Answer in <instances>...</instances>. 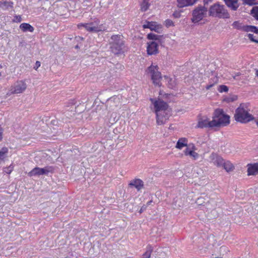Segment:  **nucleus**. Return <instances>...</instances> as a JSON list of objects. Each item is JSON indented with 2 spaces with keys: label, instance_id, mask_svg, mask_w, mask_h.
<instances>
[{
  "label": "nucleus",
  "instance_id": "nucleus-7",
  "mask_svg": "<svg viewBox=\"0 0 258 258\" xmlns=\"http://www.w3.org/2000/svg\"><path fill=\"white\" fill-rule=\"evenodd\" d=\"M54 170L55 168L52 166H47L44 168L36 167L28 173V175L29 177L39 176L43 175H48L49 173H53Z\"/></svg>",
  "mask_w": 258,
  "mask_h": 258
},
{
  "label": "nucleus",
  "instance_id": "nucleus-50",
  "mask_svg": "<svg viewBox=\"0 0 258 258\" xmlns=\"http://www.w3.org/2000/svg\"><path fill=\"white\" fill-rule=\"evenodd\" d=\"M201 200H202L201 198H198L196 202L198 204H199L200 205H201V204H202V203H201Z\"/></svg>",
  "mask_w": 258,
  "mask_h": 258
},
{
  "label": "nucleus",
  "instance_id": "nucleus-6",
  "mask_svg": "<svg viewBox=\"0 0 258 258\" xmlns=\"http://www.w3.org/2000/svg\"><path fill=\"white\" fill-rule=\"evenodd\" d=\"M150 100L154 105L156 118H157L158 120H160V118L162 117L161 115L160 114V112L163 111H167L169 107L168 104H167V102L164 101L163 100L160 99L155 100L154 98H151L150 99ZM159 121L161 123L162 122V121Z\"/></svg>",
  "mask_w": 258,
  "mask_h": 258
},
{
  "label": "nucleus",
  "instance_id": "nucleus-28",
  "mask_svg": "<svg viewBox=\"0 0 258 258\" xmlns=\"http://www.w3.org/2000/svg\"><path fill=\"white\" fill-rule=\"evenodd\" d=\"M153 251V248L151 245H148L146 248V252L143 254L141 258H150L151 254Z\"/></svg>",
  "mask_w": 258,
  "mask_h": 258
},
{
  "label": "nucleus",
  "instance_id": "nucleus-34",
  "mask_svg": "<svg viewBox=\"0 0 258 258\" xmlns=\"http://www.w3.org/2000/svg\"><path fill=\"white\" fill-rule=\"evenodd\" d=\"M77 27L79 29H81L82 27L85 28V29L90 32L89 28H90L89 23H79L77 25Z\"/></svg>",
  "mask_w": 258,
  "mask_h": 258
},
{
  "label": "nucleus",
  "instance_id": "nucleus-36",
  "mask_svg": "<svg viewBox=\"0 0 258 258\" xmlns=\"http://www.w3.org/2000/svg\"><path fill=\"white\" fill-rule=\"evenodd\" d=\"M237 99V96L236 95H233L232 96L226 98L225 100L227 102H232L236 101Z\"/></svg>",
  "mask_w": 258,
  "mask_h": 258
},
{
  "label": "nucleus",
  "instance_id": "nucleus-26",
  "mask_svg": "<svg viewBox=\"0 0 258 258\" xmlns=\"http://www.w3.org/2000/svg\"><path fill=\"white\" fill-rule=\"evenodd\" d=\"M184 153L186 156L189 155L190 157H193L194 159H197L199 157V154L192 151V150H190L189 148L187 147L184 151Z\"/></svg>",
  "mask_w": 258,
  "mask_h": 258
},
{
  "label": "nucleus",
  "instance_id": "nucleus-20",
  "mask_svg": "<svg viewBox=\"0 0 258 258\" xmlns=\"http://www.w3.org/2000/svg\"><path fill=\"white\" fill-rule=\"evenodd\" d=\"M164 78L167 80L168 87L171 89H175L177 85L175 78H169L167 76H164Z\"/></svg>",
  "mask_w": 258,
  "mask_h": 258
},
{
  "label": "nucleus",
  "instance_id": "nucleus-23",
  "mask_svg": "<svg viewBox=\"0 0 258 258\" xmlns=\"http://www.w3.org/2000/svg\"><path fill=\"white\" fill-rule=\"evenodd\" d=\"M232 26L233 28L242 31L243 32H246L247 29V25H243L242 23H240L238 21H234L232 24Z\"/></svg>",
  "mask_w": 258,
  "mask_h": 258
},
{
  "label": "nucleus",
  "instance_id": "nucleus-63",
  "mask_svg": "<svg viewBox=\"0 0 258 258\" xmlns=\"http://www.w3.org/2000/svg\"><path fill=\"white\" fill-rule=\"evenodd\" d=\"M2 76V73H1V72H0V76Z\"/></svg>",
  "mask_w": 258,
  "mask_h": 258
},
{
  "label": "nucleus",
  "instance_id": "nucleus-29",
  "mask_svg": "<svg viewBox=\"0 0 258 258\" xmlns=\"http://www.w3.org/2000/svg\"><path fill=\"white\" fill-rule=\"evenodd\" d=\"M149 1L140 2L141 5V10L142 12H146L149 9L150 4L149 3Z\"/></svg>",
  "mask_w": 258,
  "mask_h": 258
},
{
  "label": "nucleus",
  "instance_id": "nucleus-12",
  "mask_svg": "<svg viewBox=\"0 0 258 258\" xmlns=\"http://www.w3.org/2000/svg\"><path fill=\"white\" fill-rule=\"evenodd\" d=\"M209 159L211 162L218 167H221L224 161V160L221 156L215 153H212L210 155Z\"/></svg>",
  "mask_w": 258,
  "mask_h": 258
},
{
  "label": "nucleus",
  "instance_id": "nucleus-16",
  "mask_svg": "<svg viewBox=\"0 0 258 258\" xmlns=\"http://www.w3.org/2000/svg\"><path fill=\"white\" fill-rule=\"evenodd\" d=\"M225 5L231 10L237 11L240 4L238 3V0H223Z\"/></svg>",
  "mask_w": 258,
  "mask_h": 258
},
{
  "label": "nucleus",
  "instance_id": "nucleus-51",
  "mask_svg": "<svg viewBox=\"0 0 258 258\" xmlns=\"http://www.w3.org/2000/svg\"><path fill=\"white\" fill-rule=\"evenodd\" d=\"M152 202H153V200H151L150 201H149V202H147V203L146 205H147V207H148L149 205H151Z\"/></svg>",
  "mask_w": 258,
  "mask_h": 258
},
{
  "label": "nucleus",
  "instance_id": "nucleus-11",
  "mask_svg": "<svg viewBox=\"0 0 258 258\" xmlns=\"http://www.w3.org/2000/svg\"><path fill=\"white\" fill-rule=\"evenodd\" d=\"M159 45L154 41L147 43V52L149 55H155L159 53Z\"/></svg>",
  "mask_w": 258,
  "mask_h": 258
},
{
  "label": "nucleus",
  "instance_id": "nucleus-1",
  "mask_svg": "<svg viewBox=\"0 0 258 258\" xmlns=\"http://www.w3.org/2000/svg\"><path fill=\"white\" fill-rule=\"evenodd\" d=\"M109 44L111 52L114 55L122 54L127 51V47L122 35H112L109 40Z\"/></svg>",
  "mask_w": 258,
  "mask_h": 258
},
{
  "label": "nucleus",
  "instance_id": "nucleus-2",
  "mask_svg": "<svg viewBox=\"0 0 258 258\" xmlns=\"http://www.w3.org/2000/svg\"><path fill=\"white\" fill-rule=\"evenodd\" d=\"M208 9L209 17L223 19L230 18V15L226 7L218 2L211 5Z\"/></svg>",
  "mask_w": 258,
  "mask_h": 258
},
{
  "label": "nucleus",
  "instance_id": "nucleus-54",
  "mask_svg": "<svg viewBox=\"0 0 258 258\" xmlns=\"http://www.w3.org/2000/svg\"><path fill=\"white\" fill-rule=\"evenodd\" d=\"M2 139H3V135H0V141H1L2 140Z\"/></svg>",
  "mask_w": 258,
  "mask_h": 258
},
{
  "label": "nucleus",
  "instance_id": "nucleus-5",
  "mask_svg": "<svg viewBox=\"0 0 258 258\" xmlns=\"http://www.w3.org/2000/svg\"><path fill=\"white\" fill-rule=\"evenodd\" d=\"M208 5L203 6L199 5L196 7L192 11V18L191 21L194 24L198 23L204 18L207 17V12L208 13Z\"/></svg>",
  "mask_w": 258,
  "mask_h": 258
},
{
  "label": "nucleus",
  "instance_id": "nucleus-24",
  "mask_svg": "<svg viewBox=\"0 0 258 258\" xmlns=\"http://www.w3.org/2000/svg\"><path fill=\"white\" fill-rule=\"evenodd\" d=\"M166 111H163L160 112V114L161 115V118H160V121H162V123H161L159 120H158L157 118H156L157 123L158 125H161L165 123L167 119H168L169 116V114L167 112H165Z\"/></svg>",
  "mask_w": 258,
  "mask_h": 258
},
{
  "label": "nucleus",
  "instance_id": "nucleus-37",
  "mask_svg": "<svg viewBox=\"0 0 258 258\" xmlns=\"http://www.w3.org/2000/svg\"><path fill=\"white\" fill-rule=\"evenodd\" d=\"M165 25L167 28H169L171 26H174V24L171 20L167 19L165 21Z\"/></svg>",
  "mask_w": 258,
  "mask_h": 258
},
{
  "label": "nucleus",
  "instance_id": "nucleus-46",
  "mask_svg": "<svg viewBox=\"0 0 258 258\" xmlns=\"http://www.w3.org/2000/svg\"><path fill=\"white\" fill-rule=\"evenodd\" d=\"M214 85V83H213V84H211H211H210L206 86V89H207V90H209V89H210L211 88H212Z\"/></svg>",
  "mask_w": 258,
  "mask_h": 258
},
{
  "label": "nucleus",
  "instance_id": "nucleus-13",
  "mask_svg": "<svg viewBox=\"0 0 258 258\" xmlns=\"http://www.w3.org/2000/svg\"><path fill=\"white\" fill-rule=\"evenodd\" d=\"M213 124L212 120L209 121L208 118L205 117V118H200L199 119L198 124L196 127L200 128H203L204 127L212 128L214 127V126H212Z\"/></svg>",
  "mask_w": 258,
  "mask_h": 258
},
{
  "label": "nucleus",
  "instance_id": "nucleus-19",
  "mask_svg": "<svg viewBox=\"0 0 258 258\" xmlns=\"http://www.w3.org/2000/svg\"><path fill=\"white\" fill-rule=\"evenodd\" d=\"M187 146V139L185 138H181L177 141L175 147L178 149H181L184 147Z\"/></svg>",
  "mask_w": 258,
  "mask_h": 258
},
{
  "label": "nucleus",
  "instance_id": "nucleus-57",
  "mask_svg": "<svg viewBox=\"0 0 258 258\" xmlns=\"http://www.w3.org/2000/svg\"><path fill=\"white\" fill-rule=\"evenodd\" d=\"M159 94L161 95L162 94H163V93H161V91H160V93H159Z\"/></svg>",
  "mask_w": 258,
  "mask_h": 258
},
{
  "label": "nucleus",
  "instance_id": "nucleus-42",
  "mask_svg": "<svg viewBox=\"0 0 258 258\" xmlns=\"http://www.w3.org/2000/svg\"><path fill=\"white\" fill-rule=\"evenodd\" d=\"M68 104L69 105H76L77 104V101L76 99H71L69 100Z\"/></svg>",
  "mask_w": 258,
  "mask_h": 258
},
{
  "label": "nucleus",
  "instance_id": "nucleus-35",
  "mask_svg": "<svg viewBox=\"0 0 258 258\" xmlns=\"http://www.w3.org/2000/svg\"><path fill=\"white\" fill-rule=\"evenodd\" d=\"M229 88L228 87L224 85H221L219 86L218 90L220 93L222 92H227L228 91Z\"/></svg>",
  "mask_w": 258,
  "mask_h": 258
},
{
  "label": "nucleus",
  "instance_id": "nucleus-8",
  "mask_svg": "<svg viewBox=\"0 0 258 258\" xmlns=\"http://www.w3.org/2000/svg\"><path fill=\"white\" fill-rule=\"evenodd\" d=\"M159 68L157 66L151 65L147 68V71L150 73L151 79L154 85L159 86H161V80L162 79L161 74L158 71Z\"/></svg>",
  "mask_w": 258,
  "mask_h": 258
},
{
  "label": "nucleus",
  "instance_id": "nucleus-48",
  "mask_svg": "<svg viewBox=\"0 0 258 258\" xmlns=\"http://www.w3.org/2000/svg\"><path fill=\"white\" fill-rule=\"evenodd\" d=\"M115 99V98L114 97H110V98H109L108 100H107V101L109 102V101H114V100Z\"/></svg>",
  "mask_w": 258,
  "mask_h": 258
},
{
  "label": "nucleus",
  "instance_id": "nucleus-25",
  "mask_svg": "<svg viewBox=\"0 0 258 258\" xmlns=\"http://www.w3.org/2000/svg\"><path fill=\"white\" fill-rule=\"evenodd\" d=\"M221 167H223V168L228 172L232 171L234 168V166L229 161H224V163L222 164Z\"/></svg>",
  "mask_w": 258,
  "mask_h": 258
},
{
  "label": "nucleus",
  "instance_id": "nucleus-30",
  "mask_svg": "<svg viewBox=\"0 0 258 258\" xmlns=\"http://www.w3.org/2000/svg\"><path fill=\"white\" fill-rule=\"evenodd\" d=\"M8 153V149L7 147H3L0 150V161L4 160L6 157Z\"/></svg>",
  "mask_w": 258,
  "mask_h": 258
},
{
  "label": "nucleus",
  "instance_id": "nucleus-59",
  "mask_svg": "<svg viewBox=\"0 0 258 258\" xmlns=\"http://www.w3.org/2000/svg\"><path fill=\"white\" fill-rule=\"evenodd\" d=\"M256 125H257L258 126V120L257 121H256Z\"/></svg>",
  "mask_w": 258,
  "mask_h": 258
},
{
  "label": "nucleus",
  "instance_id": "nucleus-47",
  "mask_svg": "<svg viewBox=\"0 0 258 258\" xmlns=\"http://www.w3.org/2000/svg\"><path fill=\"white\" fill-rule=\"evenodd\" d=\"M191 2V5L193 6L197 3L199 0H190Z\"/></svg>",
  "mask_w": 258,
  "mask_h": 258
},
{
  "label": "nucleus",
  "instance_id": "nucleus-10",
  "mask_svg": "<svg viewBox=\"0 0 258 258\" xmlns=\"http://www.w3.org/2000/svg\"><path fill=\"white\" fill-rule=\"evenodd\" d=\"M27 88V85L23 80L17 81L12 87L11 91L13 93L19 94L24 92Z\"/></svg>",
  "mask_w": 258,
  "mask_h": 258
},
{
  "label": "nucleus",
  "instance_id": "nucleus-18",
  "mask_svg": "<svg viewBox=\"0 0 258 258\" xmlns=\"http://www.w3.org/2000/svg\"><path fill=\"white\" fill-rule=\"evenodd\" d=\"M14 3L12 1H0V8L3 10H7L13 8Z\"/></svg>",
  "mask_w": 258,
  "mask_h": 258
},
{
  "label": "nucleus",
  "instance_id": "nucleus-14",
  "mask_svg": "<svg viewBox=\"0 0 258 258\" xmlns=\"http://www.w3.org/2000/svg\"><path fill=\"white\" fill-rule=\"evenodd\" d=\"M128 186L131 187H134L138 191H140L144 188V184L142 180L139 178H135L130 182Z\"/></svg>",
  "mask_w": 258,
  "mask_h": 258
},
{
  "label": "nucleus",
  "instance_id": "nucleus-22",
  "mask_svg": "<svg viewBox=\"0 0 258 258\" xmlns=\"http://www.w3.org/2000/svg\"><path fill=\"white\" fill-rule=\"evenodd\" d=\"M177 7L179 8L191 6V2L190 0H176Z\"/></svg>",
  "mask_w": 258,
  "mask_h": 258
},
{
  "label": "nucleus",
  "instance_id": "nucleus-4",
  "mask_svg": "<svg viewBox=\"0 0 258 258\" xmlns=\"http://www.w3.org/2000/svg\"><path fill=\"white\" fill-rule=\"evenodd\" d=\"M235 120L242 123H246L254 119L253 115L246 110L242 104L235 110L234 116Z\"/></svg>",
  "mask_w": 258,
  "mask_h": 258
},
{
  "label": "nucleus",
  "instance_id": "nucleus-61",
  "mask_svg": "<svg viewBox=\"0 0 258 258\" xmlns=\"http://www.w3.org/2000/svg\"><path fill=\"white\" fill-rule=\"evenodd\" d=\"M80 104H81V103H79V104L77 105V107H78Z\"/></svg>",
  "mask_w": 258,
  "mask_h": 258
},
{
  "label": "nucleus",
  "instance_id": "nucleus-44",
  "mask_svg": "<svg viewBox=\"0 0 258 258\" xmlns=\"http://www.w3.org/2000/svg\"><path fill=\"white\" fill-rule=\"evenodd\" d=\"M13 170V167H11V166H9V167L6 168V170H5V171L7 174H10Z\"/></svg>",
  "mask_w": 258,
  "mask_h": 258
},
{
  "label": "nucleus",
  "instance_id": "nucleus-62",
  "mask_svg": "<svg viewBox=\"0 0 258 258\" xmlns=\"http://www.w3.org/2000/svg\"><path fill=\"white\" fill-rule=\"evenodd\" d=\"M216 258H223V257H217Z\"/></svg>",
  "mask_w": 258,
  "mask_h": 258
},
{
  "label": "nucleus",
  "instance_id": "nucleus-15",
  "mask_svg": "<svg viewBox=\"0 0 258 258\" xmlns=\"http://www.w3.org/2000/svg\"><path fill=\"white\" fill-rule=\"evenodd\" d=\"M100 21L97 18H95L94 21L89 23L90 28H89L90 32L97 33L101 31L99 25Z\"/></svg>",
  "mask_w": 258,
  "mask_h": 258
},
{
  "label": "nucleus",
  "instance_id": "nucleus-27",
  "mask_svg": "<svg viewBox=\"0 0 258 258\" xmlns=\"http://www.w3.org/2000/svg\"><path fill=\"white\" fill-rule=\"evenodd\" d=\"M163 37V35H158L153 33H150L148 34L147 36V38L148 39L150 40H157L159 42H160L161 38Z\"/></svg>",
  "mask_w": 258,
  "mask_h": 258
},
{
  "label": "nucleus",
  "instance_id": "nucleus-58",
  "mask_svg": "<svg viewBox=\"0 0 258 258\" xmlns=\"http://www.w3.org/2000/svg\"><path fill=\"white\" fill-rule=\"evenodd\" d=\"M159 94L161 95L162 94H163V93H161V91H160V93H159Z\"/></svg>",
  "mask_w": 258,
  "mask_h": 258
},
{
  "label": "nucleus",
  "instance_id": "nucleus-52",
  "mask_svg": "<svg viewBox=\"0 0 258 258\" xmlns=\"http://www.w3.org/2000/svg\"><path fill=\"white\" fill-rule=\"evenodd\" d=\"M255 77L258 78V69H255Z\"/></svg>",
  "mask_w": 258,
  "mask_h": 258
},
{
  "label": "nucleus",
  "instance_id": "nucleus-56",
  "mask_svg": "<svg viewBox=\"0 0 258 258\" xmlns=\"http://www.w3.org/2000/svg\"><path fill=\"white\" fill-rule=\"evenodd\" d=\"M164 95L166 96V97H167L168 96V94H164Z\"/></svg>",
  "mask_w": 258,
  "mask_h": 258
},
{
  "label": "nucleus",
  "instance_id": "nucleus-9",
  "mask_svg": "<svg viewBox=\"0 0 258 258\" xmlns=\"http://www.w3.org/2000/svg\"><path fill=\"white\" fill-rule=\"evenodd\" d=\"M144 29H149L151 31L160 33L162 31L161 25L157 24L156 22L146 21L145 24L143 25Z\"/></svg>",
  "mask_w": 258,
  "mask_h": 258
},
{
  "label": "nucleus",
  "instance_id": "nucleus-53",
  "mask_svg": "<svg viewBox=\"0 0 258 258\" xmlns=\"http://www.w3.org/2000/svg\"><path fill=\"white\" fill-rule=\"evenodd\" d=\"M239 76V73L237 74V75H235L234 77V79H236L237 77Z\"/></svg>",
  "mask_w": 258,
  "mask_h": 258
},
{
  "label": "nucleus",
  "instance_id": "nucleus-55",
  "mask_svg": "<svg viewBox=\"0 0 258 258\" xmlns=\"http://www.w3.org/2000/svg\"><path fill=\"white\" fill-rule=\"evenodd\" d=\"M75 48L76 49H78V48H79V45H76V46H75Z\"/></svg>",
  "mask_w": 258,
  "mask_h": 258
},
{
  "label": "nucleus",
  "instance_id": "nucleus-31",
  "mask_svg": "<svg viewBox=\"0 0 258 258\" xmlns=\"http://www.w3.org/2000/svg\"><path fill=\"white\" fill-rule=\"evenodd\" d=\"M246 32H251L258 34V27L253 25H247Z\"/></svg>",
  "mask_w": 258,
  "mask_h": 258
},
{
  "label": "nucleus",
  "instance_id": "nucleus-17",
  "mask_svg": "<svg viewBox=\"0 0 258 258\" xmlns=\"http://www.w3.org/2000/svg\"><path fill=\"white\" fill-rule=\"evenodd\" d=\"M247 166L248 175H256L258 173V163L248 164Z\"/></svg>",
  "mask_w": 258,
  "mask_h": 258
},
{
  "label": "nucleus",
  "instance_id": "nucleus-38",
  "mask_svg": "<svg viewBox=\"0 0 258 258\" xmlns=\"http://www.w3.org/2000/svg\"><path fill=\"white\" fill-rule=\"evenodd\" d=\"M247 37L249 39L253 42H255L258 44V39H256L254 38V36L252 34L249 33L247 34Z\"/></svg>",
  "mask_w": 258,
  "mask_h": 258
},
{
  "label": "nucleus",
  "instance_id": "nucleus-40",
  "mask_svg": "<svg viewBox=\"0 0 258 258\" xmlns=\"http://www.w3.org/2000/svg\"><path fill=\"white\" fill-rule=\"evenodd\" d=\"M181 12H182L181 11H176L173 13L172 16L175 18H179L181 17Z\"/></svg>",
  "mask_w": 258,
  "mask_h": 258
},
{
  "label": "nucleus",
  "instance_id": "nucleus-43",
  "mask_svg": "<svg viewBox=\"0 0 258 258\" xmlns=\"http://www.w3.org/2000/svg\"><path fill=\"white\" fill-rule=\"evenodd\" d=\"M147 208V205H143L142 207L141 208L139 213L140 214L142 213L143 212H144Z\"/></svg>",
  "mask_w": 258,
  "mask_h": 258
},
{
  "label": "nucleus",
  "instance_id": "nucleus-41",
  "mask_svg": "<svg viewBox=\"0 0 258 258\" xmlns=\"http://www.w3.org/2000/svg\"><path fill=\"white\" fill-rule=\"evenodd\" d=\"M187 147L189 148L190 150H192L194 151L197 150L194 144H187Z\"/></svg>",
  "mask_w": 258,
  "mask_h": 258
},
{
  "label": "nucleus",
  "instance_id": "nucleus-45",
  "mask_svg": "<svg viewBox=\"0 0 258 258\" xmlns=\"http://www.w3.org/2000/svg\"><path fill=\"white\" fill-rule=\"evenodd\" d=\"M40 65H41L40 62L39 61H36V62L35 63V65L34 67V69L35 70H37L40 66Z\"/></svg>",
  "mask_w": 258,
  "mask_h": 258
},
{
  "label": "nucleus",
  "instance_id": "nucleus-33",
  "mask_svg": "<svg viewBox=\"0 0 258 258\" xmlns=\"http://www.w3.org/2000/svg\"><path fill=\"white\" fill-rule=\"evenodd\" d=\"M243 1V5H248L252 6L253 5H258V0H242Z\"/></svg>",
  "mask_w": 258,
  "mask_h": 258
},
{
  "label": "nucleus",
  "instance_id": "nucleus-32",
  "mask_svg": "<svg viewBox=\"0 0 258 258\" xmlns=\"http://www.w3.org/2000/svg\"><path fill=\"white\" fill-rule=\"evenodd\" d=\"M250 14L258 21V6L253 7L250 10Z\"/></svg>",
  "mask_w": 258,
  "mask_h": 258
},
{
  "label": "nucleus",
  "instance_id": "nucleus-60",
  "mask_svg": "<svg viewBox=\"0 0 258 258\" xmlns=\"http://www.w3.org/2000/svg\"><path fill=\"white\" fill-rule=\"evenodd\" d=\"M3 68V66L1 64H0V68Z\"/></svg>",
  "mask_w": 258,
  "mask_h": 258
},
{
  "label": "nucleus",
  "instance_id": "nucleus-3",
  "mask_svg": "<svg viewBox=\"0 0 258 258\" xmlns=\"http://www.w3.org/2000/svg\"><path fill=\"white\" fill-rule=\"evenodd\" d=\"M230 116L225 113L223 109L217 108L213 115L212 126L214 127L226 126L230 123Z\"/></svg>",
  "mask_w": 258,
  "mask_h": 258
},
{
  "label": "nucleus",
  "instance_id": "nucleus-49",
  "mask_svg": "<svg viewBox=\"0 0 258 258\" xmlns=\"http://www.w3.org/2000/svg\"><path fill=\"white\" fill-rule=\"evenodd\" d=\"M3 132H4V129L1 126V125H0V135H3Z\"/></svg>",
  "mask_w": 258,
  "mask_h": 258
},
{
  "label": "nucleus",
  "instance_id": "nucleus-21",
  "mask_svg": "<svg viewBox=\"0 0 258 258\" xmlns=\"http://www.w3.org/2000/svg\"><path fill=\"white\" fill-rule=\"evenodd\" d=\"M20 29L24 32H33L34 30V28L30 24L26 23H22L20 25Z\"/></svg>",
  "mask_w": 258,
  "mask_h": 258
},
{
  "label": "nucleus",
  "instance_id": "nucleus-39",
  "mask_svg": "<svg viewBox=\"0 0 258 258\" xmlns=\"http://www.w3.org/2000/svg\"><path fill=\"white\" fill-rule=\"evenodd\" d=\"M22 21V18L20 15H15L14 19L12 20L13 22L20 23Z\"/></svg>",
  "mask_w": 258,
  "mask_h": 258
}]
</instances>
